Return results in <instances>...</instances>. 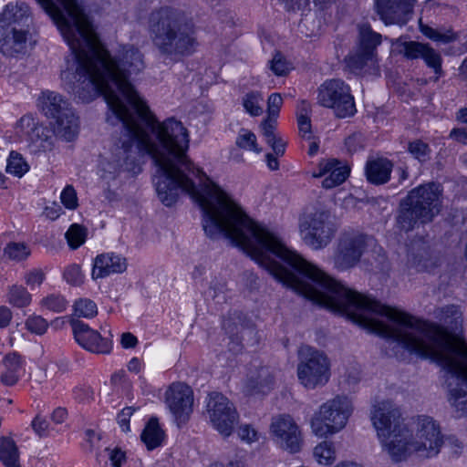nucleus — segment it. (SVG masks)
<instances>
[{
    "label": "nucleus",
    "instance_id": "1",
    "mask_svg": "<svg viewBox=\"0 0 467 467\" xmlns=\"http://www.w3.org/2000/svg\"><path fill=\"white\" fill-rule=\"evenodd\" d=\"M112 125L122 123L121 135L109 160L100 164V177L110 181L122 171L136 173L140 152L151 156L157 170L153 183L160 201L173 205L180 192L188 193L202 211V227L212 239L221 235L241 248L277 281L293 282V251L266 228L253 221L186 155L188 132L174 118L149 126L130 115L109 116Z\"/></svg>",
    "mask_w": 467,
    "mask_h": 467
},
{
    "label": "nucleus",
    "instance_id": "2",
    "mask_svg": "<svg viewBox=\"0 0 467 467\" xmlns=\"http://www.w3.org/2000/svg\"><path fill=\"white\" fill-rule=\"evenodd\" d=\"M288 287L369 332L397 342L409 352L442 366L448 374L450 401L462 416H467L466 342L456 340L440 325L418 319L346 287L306 260Z\"/></svg>",
    "mask_w": 467,
    "mask_h": 467
},
{
    "label": "nucleus",
    "instance_id": "3",
    "mask_svg": "<svg viewBox=\"0 0 467 467\" xmlns=\"http://www.w3.org/2000/svg\"><path fill=\"white\" fill-rule=\"evenodd\" d=\"M36 0L52 18L68 45L72 58L61 72L65 88L88 103L102 95L114 116L130 115L149 126L159 121L130 82L144 67L142 53L130 46L116 59L99 42L91 23L77 0Z\"/></svg>",
    "mask_w": 467,
    "mask_h": 467
},
{
    "label": "nucleus",
    "instance_id": "4",
    "mask_svg": "<svg viewBox=\"0 0 467 467\" xmlns=\"http://www.w3.org/2000/svg\"><path fill=\"white\" fill-rule=\"evenodd\" d=\"M148 34L159 56L174 63L193 55L199 46L193 20L171 6H161L149 15Z\"/></svg>",
    "mask_w": 467,
    "mask_h": 467
},
{
    "label": "nucleus",
    "instance_id": "5",
    "mask_svg": "<svg viewBox=\"0 0 467 467\" xmlns=\"http://www.w3.org/2000/svg\"><path fill=\"white\" fill-rule=\"evenodd\" d=\"M371 421L384 451L393 462H401L410 454H416L412 434L403 423L400 410L390 400L374 405Z\"/></svg>",
    "mask_w": 467,
    "mask_h": 467
},
{
    "label": "nucleus",
    "instance_id": "6",
    "mask_svg": "<svg viewBox=\"0 0 467 467\" xmlns=\"http://www.w3.org/2000/svg\"><path fill=\"white\" fill-rule=\"evenodd\" d=\"M442 187L440 183L428 182L410 190L400 200L397 224L405 231H411L415 225L427 223L438 215L442 207Z\"/></svg>",
    "mask_w": 467,
    "mask_h": 467
},
{
    "label": "nucleus",
    "instance_id": "7",
    "mask_svg": "<svg viewBox=\"0 0 467 467\" xmlns=\"http://www.w3.org/2000/svg\"><path fill=\"white\" fill-rule=\"evenodd\" d=\"M32 18L24 2L9 3L0 13V51L7 57L25 53Z\"/></svg>",
    "mask_w": 467,
    "mask_h": 467
},
{
    "label": "nucleus",
    "instance_id": "8",
    "mask_svg": "<svg viewBox=\"0 0 467 467\" xmlns=\"http://www.w3.org/2000/svg\"><path fill=\"white\" fill-rule=\"evenodd\" d=\"M369 249L377 254L379 265L383 266L386 256L374 237L359 233H345L338 239L334 265L341 271L352 268Z\"/></svg>",
    "mask_w": 467,
    "mask_h": 467
},
{
    "label": "nucleus",
    "instance_id": "9",
    "mask_svg": "<svg viewBox=\"0 0 467 467\" xmlns=\"http://www.w3.org/2000/svg\"><path fill=\"white\" fill-rule=\"evenodd\" d=\"M298 228L303 242L314 250L326 247L337 233L334 217L323 208L306 211L299 217Z\"/></svg>",
    "mask_w": 467,
    "mask_h": 467
},
{
    "label": "nucleus",
    "instance_id": "10",
    "mask_svg": "<svg viewBox=\"0 0 467 467\" xmlns=\"http://www.w3.org/2000/svg\"><path fill=\"white\" fill-rule=\"evenodd\" d=\"M353 410L350 400L346 396H336L319 407L311 420L313 432L326 437L341 431Z\"/></svg>",
    "mask_w": 467,
    "mask_h": 467
},
{
    "label": "nucleus",
    "instance_id": "11",
    "mask_svg": "<svg viewBox=\"0 0 467 467\" xmlns=\"http://www.w3.org/2000/svg\"><path fill=\"white\" fill-rule=\"evenodd\" d=\"M297 377L306 389H314L324 386L330 377V365L327 356L309 346L300 348Z\"/></svg>",
    "mask_w": 467,
    "mask_h": 467
},
{
    "label": "nucleus",
    "instance_id": "12",
    "mask_svg": "<svg viewBox=\"0 0 467 467\" xmlns=\"http://www.w3.org/2000/svg\"><path fill=\"white\" fill-rule=\"evenodd\" d=\"M317 102L333 109L335 115L341 119L351 117L357 111L349 86L338 78L326 80L318 88Z\"/></svg>",
    "mask_w": 467,
    "mask_h": 467
},
{
    "label": "nucleus",
    "instance_id": "13",
    "mask_svg": "<svg viewBox=\"0 0 467 467\" xmlns=\"http://www.w3.org/2000/svg\"><path fill=\"white\" fill-rule=\"evenodd\" d=\"M206 414L213 427L223 437L232 434L239 420L234 403L220 392H211L208 395Z\"/></svg>",
    "mask_w": 467,
    "mask_h": 467
},
{
    "label": "nucleus",
    "instance_id": "14",
    "mask_svg": "<svg viewBox=\"0 0 467 467\" xmlns=\"http://www.w3.org/2000/svg\"><path fill=\"white\" fill-rule=\"evenodd\" d=\"M412 440L416 446V455L422 459L436 457L444 443L439 424L425 415L418 417L416 434Z\"/></svg>",
    "mask_w": 467,
    "mask_h": 467
},
{
    "label": "nucleus",
    "instance_id": "15",
    "mask_svg": "<svg viewBox=\"0 0 467 467\" xmlns=\"http://www.w3.org/2000/svg\"><path fill=\"white\" fill-rule=\"evenodd\" d=\"M69 324L76 342L84 349L96 354H109L112 349L110 338L104 337L98 330L77 317H71Z\"/></svg>",
    "mask_w": 467,
    "mask_h": 467
},
{
    "label": "nucleus",
    "instance_id": "16",
    "mask_svg": "<svg viewBox=\"0 0 467 467\" xmlns=\"http://www.w3.org/2000/svg\"><path fill=\"white\" fill-rule=\"evenodd\" d=\"M165 403L177 424L185 423L192 412V391L183 383H172L165 392Z\"/></svg>",
    "mask_w": 467,
    "mask_h": 467
},
{
    "label": "nucleus",
    "instance_id": "17",
    "mask_svg": "<svg viewBox=\"0 0 467 467\" xmlns=\"http://www.w3.org/2000/svg\"><path fill=\"white\" fill-rule=\"evenodd\" d=\"M271 432L281 448L292 453L300 451L301 432L291 416L280 415L274 418L271 423Z\"/></svg>",
    "mask_w": 467,
    "mask_h": 467
},
{
    "label": "nucleus",
    "instance_id": "18",
    "mask_svg": "<svg viewBox=\"0 0 467 467\" xmlns=\"http://www.w3.org/2000/svg\"><path fill=\"white\" fill-rule=\"evenodd\" d=\"M416 0H375L377 13L385 25H404Z\"/></svg>",
    "mask_w": 467,
    "mask_h": 467
},
{
    "label": "nucleus",
    "instance_id": "19",
    "mask_svg": "<svg viewBox=\"0 0 467 467\" xmlns=\"http://www.w3.org/2000/svg\"><path fill=\"white\" fill-rule=\"evenodd\" d=\"M350 169L336 159L322 160L317 171H313V177L324 178L322 187L332 189L343 183L348 177Z\"/></svg>",
    "mask_w": 467,
    "mask_h": 467
},
{
    "label": "nucleus",
    "instance_id": "20",
    "mask_svg": "<svg viewBox=\"0 0 467 467\" xmlns=\"http://www.w3.org/2000/svg\"><path fill=\"white\" fill-rule=\"evenodd\" d=\"M126 259L119 254H102L97 255L92 268V278H103L111 274H119L126 270Z\"/></svg>",
    "mask_w": 467,
    "mask_h": 467
},
{
    "label": "nucleus",
    "instance_id": "21",
    "mask_svg": "<svg viewBox=\"0 0 467 467\" xmlns=\"http://www.w3.org/2000/svg\"><path fill=\"white\" fill-rule=\"evenodd\" d=\"M37 101L40 111L48 119H55L73 109L70 103L55 91H43Z\"/></svg>",
    "mask_w": 467,
    "mask_h": 467
},
{
    "label": "nucleus",
    "instance_id": "22",
    "mask_svg": "<svg viewBox=\"0 0 467 467\" xmlns=\"http://www.w3.org/2000/svg\"><path fill=\"white\" fill-rule=\"evenodd\" d=\"M275 384V376L273 371L268 367H260L248 376L244 389L247 394H265L269 392Z\"/></svg>",
    "mask_w": 467,
    "mask_h": 467
},
{
    "label": "nucleus",
    "instance_id": "23",
    "mask_svg": "<svg viewBox=\"0 0 467 467\" xmlns=\"http://www.w3.org/2000/svg\"><path fill=\"white\" fill-rule=\"evenodd\" d=\"M393 164L387 158L368 161L365 167L367 180L375 185H381L390 179Z\"/></svg>",
    "mask_w": 467,
    "mask_h": 467
},
{
    "label": "nucleus",
    "instance_id": "24",
    "mask_svg": "<svg viewBox=\"0 0 467 467\" xmlns=\"http://www.w3.org/2000/svg\"><path fill=\"white\" fill-rule=\"evenodd\" d=\"M54 132L66 141H72L78 137L79 119L73 109L55 119Z\"/></svg>",
    "mask_w": 467,
    "mask_h": 467
},
{
    "label": "nucleus",
    "instance_id": "25",
    "mask_svg": "<svg viewBox=\"0 0 467 467\" xmlns=\"http://www.w3.org/2000/svg\"><path fill=\"white\" fill-rule=\"evenodd\" d=\"M16 133L22 140L36 143L45 136V128L32 115H24L17 122Z\"/></svg>",
    "mask_w": 467,
    "mask_h": 467
},
{
    "label": "nucleus",
    "instance_id": "26",
    "mask_svg": "<svg viewBox=\"0 0 467 467\" xmlns=\"http://www.w3.org/2000/svg\"><path fill=\"white\" fill-rule=\"evenodd\" d=\"M347 67L355 74H360L365 67H373L377 62V56L371 51H364L357 48L345 58Z\"/></svg>",
    "mask_w": 467,
    "mask_h": 467
},
{
    "label": "nucleus",
    "instance_id": "27",
    "mask_svg": "<svg viewBox=\"0 0 467 467\" xmlns=\"http://www.w3.org/2000/svg\"><path fill=\"white\" fill-rule=\"evenodd\" d=\"M358 47L364 51H371V53L377 56V47L381 44L382 36L371 28L368 24H360L358 26Z\"/></svg>",
    "mask_w": 467,
    "mask_h": 467
},
{
    "label": "nucleus",
    "instance_id": "28",
    "mask_svg": "<svg viewBox=\"0 0 467 467\" xmlns=\"http://www.w3.org/2000/svg\"><path fill=\"white\" fill-rule=\"evenodd\" d=\"M5 371L0 376L1 382L5 386L15 385L19 379L22 367L21 357L16 353L7 354L3 360Z\"/></svg>",
    "mask_w": 467,
    "mask_h": 467
},
{
    "label": "nucleus",
    "instance_id": "29",
    "mask_svg": "<svg viewBox=\"0 0 467 467\" xmlns=\"http://www.w3.org/2000/svg\"><path fill=\"white\" fill-rule=\"evenodd\" d=\"M0 462L5 467H21L18 448L10 437L0 438Z\"/></svg>",
    "mask_w": 467,
    "mask_h": 467
},
{
    "label": "nucleus",
    "instance_id": "30",
    "mask_svg": "<svg viewBox=\"0 0 467 467\" xmlns=\"http://www.w3.org/2000/svg\"><path fill=\"white\" fill-rule=\"evenodd\" d=\"M436 318L442 322L448 329L456 331L462 327V317L459 306L455 305L438 308L434 312Z\"/></svg>",
    "mask_w": 467,
    "mask_h": 467
},
{
    "label": "nucleus",
    "instance_id": "31",
    "mask_svg": "<svg viewBox=\"0 0 467 467\" xmlns=\"http://www.w3.org/2000/svg\"><path fill=\"white\" fill-rule=\"evenodd\" d=\"M140 439L150 451L154 450L161 444L164 439V432L161 429L156 418H151L148 421L140 435Z\"/></svg>",
    "mask_w": 467,
    "mask_h": 467
},
{
    "label": "nucleus",
    "instance_id": "32",
    "mask_svg": "<svg viewBox=\"0 0 467 467\" xmlns=\"http://www.w3.org/2000/svg\"><path fill=\"white\" fill-rule=\"evenodd\" d=\"M392 45L395 46L399 54L402 55L407 59L413 60L421 58L427 43L425 44L417 41H402L401 38H398L392 41Z\"/></svg>",
    "mask_w": 467,
    "mask_h": 467
},
{
    "label": "nucleus",
    "instance_id": "33",
    "mask_svg": "<svg viewBox=\"0 0 467 467\" xmlns=\"http://www.w3.org/2000/svg\"><path fill=\"white\" fill-rule=\"evenodd\" d=\"M420 31L426 37L441 44H449L457 39L462 41L459 35L454 33L451 28H433L427 25H420Z\"/></svg>",
    "mask_w": 467,
    "mask_h": 467
},
{
    "label": "nucleus",
    "instance_id": "34",
    "mask_svg": "<svg viewBox=\"0 0 467 467\" xmlns=\"http://www.w3.org/2000/svg\"><path fill=\"white\" fill-rule=\"evenodd\" d=\"M314 457L318 463L330 465L336 460V451L331 441H324L314 449Z\"/></svg>",
    "mask_w": 467,
    "mask_h": 467
},
{
    "label": "nucleus",
    "instance_id": "35",
    "mask_svg": "<svg viewBox=\"0 0 467 467\" xmlns=\"http://www.w3.org/2000/svg\"><path fill=\"white\" fill-rule=\"evenodd\" d=\"M227 285L226 282L221 278H213L205 291V296L213 299L216 303H224L227 300Z\"/></svg>",
    "mask_w": 467,
    "mask_h": 467
},
{
    "label": "nucleus",
    "instance_id": "36",
    "mask_svg": "<svg viewBox=\"0 0 467 467\" xmlns=\"http://www.w3.org/2000/svg\"><path fill=\"white\" fill-rule=\"evenodd\" d=\"M65 237L71 249H78L86 242L87 229L80 224L73 223L66 232Z\"/></svg>",
    "mask_w": 467,
    "mask_h": 467
},
{
    "label": "nucleus",
    "instance_id": "37",
    "mask_svg": "<svg viewBox=\"0 0 467 467\" xmlns=\"http://www.w3.org/2000/svg\"><path fill=\"white\" fill-rule=\"evenodd\" d=\"M4 254L13 261L21 262L29 257L31 250L25 243L10 242L4 249Z\"/></svg>",
    "mask_w": 467,
    "mask_h": 467
},
{
    "label": "nucleus",
    "instance_id": "38",
    "mask_svg": "<svg viewBox=\"0 0 467 467\" xmlns=\"http://www.w3.org/2000/svg\"><path fill=\"white\" fill-rule=\"evenodd\" d=\"M8 302L16 307H26L31 302V295L24 286L14 285L9 288Z\"/></svg>",
    "mask_w": 467,
    "mask_h": 467
},
{
    "label": "nucleus",
    "instance_id": "39",
    "mask_svg": "<svg viewBox=\"0 0 467 467\" xmlns=\"http://www.w3.org/2000/svg\"><path fill=\"white\" fill-rule=\"evenodd\" d=\"M29 169L22 155L16 151H11L6 163L5 171L14 176L21 178Z\"/></svg>",
    "mask_w": 467,
    "mask_h": 467
},
{
    "label": "nucleus",
    "instance_id": "40",
    "mask_svg": "<svg viewBox=\"0 0 467 467\" xmlns=\"http://www.w3.org/2000/svg\"><path fill=\"white\" fill-rule=\"evenodd\" d=\"M235 144L238 148L245 150L260 153L261 149L258 148L256 136L254 132L246 129H241L236 137Z\"/></svg>",
    "mask_w": 467,
    "mask_h": 467
},
{
    "label": "nucleus",
    "instance_id": "41",
    "mask_svg": "<svg viewBox=\"0 0 467 467\" xmlns=\"http://www.w3.org/2000/svg\"><path fill=\"white\" fill-rule=\"evenodd\" d=\"M421 58L425 62L426 66L432 68L434 73L438 75L436 78V79H438V78L442 74V58L441 54L431 47L430 44H427Z\"/></svg>",
    "mask_w": 467,
    "mask_h": 467
},
{
    "label": "nucleus",
    "instance_id": "42",
    "mask_svg": "<svg viewBox=\"0 0 467 467\" xmlns=\"http://www.w3.org/2000/svg\"><path fill=\"white\" fill-rule=\"evenodd\" d=\"M74 313L77 317L91 318L97 316L98 307L91 299L80 298L74 304Z\"/></svg>",
    "mask_w": 467,
    "mask_h": 467
},
{
    "label": "nucleus",
    "instance_id": "43",
    "mask_svg": "<svg viewBox=\"0 0 467 467\" xmlns=\"http://www.w3.org/2000/svg\"><path fill=\"white\" fill-rule=\"evenodd\" d=\"M262 99L258 92H249L243 98V106L250 115L259 116L263 112V109L259 105Z\"/></svg>",
    "mask_w": 467,
    "mask_h": 467
},
{
    "label": "nucleus",
    "instance_id": "44",
    "mask_svg": "<svg viewBox=\"0 0 467 467\" xmlns=\"http://www.w3.org/2000/svg\"><path fill=\"white\" fill-rule=\"evenodd\" d=\"M408 150L420 162H425L430 159L429 145L420 140L410 142Z\"/></svg>",
    "mask_w": 467,
    "mask_h": 467
},
{
    "label": "nucleus",
    "instance_id": "45",
    "mask_svg": "<svg viewBox=\"0 0 467 467\" xmlns=\"http://www.w3.org/2000/svg\"><path fill=\"white\" fill-rule=\"evenodd\" d=\"M68 302L60 295H50L42 300V305L47 309L60 313L66 310Z\"/></svg>",
    "mask_w": 467,
    "mask_h": 467
},
{
    "label": "nucleus",
    "instance_id": "46",
    "mask_svg": "<svg viewBox=\"0 0 467 467\" xmlns=\"http://www.w3.org/2000/svg\"><path fill=\"white\" fill-rule=\"evenodd\" d=\"M25 325L27 330L39 336L45 334L48 327L47 320L40 316L29 317Z\"/></svg>",
    "mask_w": 467,
    "mask_h": 467
},
{
    "label": "nucleus",
    "instance_id": "47",
    "mask_svg": "<svg viewBox=\"0 0 467 467\" xmlns=\"http://www.w3.org/2000/svg\"><path fill=\"white\" fill-rule=\"evenodd\" d=\"M65 280L72 285H79L84 282V275L78 265L73 264L68 265L64 271Z\"/></svg>",
    "mask_w": 467,
    "mask_h": 467
},
{
    "label": "nucleus",
    "instance_id": "48",
    "mask_svg": "<svg viewBox=\"0 0 467 467\" xmlns=\"http://www.w3.org/2000/svg\"><path fill=\"white\" fill-rule=\"evenodd\" d=\"M61 202L70 210H74L78 206L77 192L73 186L67 185L61 192Z\"/></svg>",
    "mask_w": 467,
    "mask_h": 467
},
{
    "label": "nucleus",
    "instance_id": "49",
    "mask_svg": "<svg viewBox=\"0 0 467 467\" xmlns=\"http://www.w3.org/2000/svg\"><path fill=\"white\" fill-rule=\"evenodd\" d=\"M270 68L276 76H285L289 70L286 61L280 53H276L270 61Z\"/></svg>",
    "mask_w": 467,
    "mask_h": 467
},
{
    "label": "nucleus",
    "instance_id": "50",
    "mask_svg": "<svg viewBox=\"0 0 467 467\" xmlns=\"http://www.w3.org/2000/svg\"><path fill=\"white\" fill-rule=\"evenodd\" d=\"M282 104L283 99L279 93H273L269 96L267 100V112L270 118L278 116Z\"/></svg>",
    "mask_w": 467,
    "mask_h": 467
},
{
    "label": "nucleus",
    "instance_id": "51",
    "mask_svg": "<svg viewBox=\"0 0 467 467\" xmlns=\"http://www.w3.org/2000/svg\"><path fill=\"white\" fill-rule=\"evenodd\" d=\"M31 426H32L34 431L36 432V434H37L39 437L47 436L48 433L49 423L46 420V418H44L40 415H36L35 417V419L33 420V421L31 423Z\"/></svg>",
    "mask_w": 467,
    "mask_h": 467
},
{
    "label": "nucleus",
    "instance_id": "52",
    "mask_svg": "<svg viewBox=\"0 0 467 467\" xmlns=\"http://www.w3.org/2000/svg\"><path fill=\"white\" fill-rule=\"evenodd\" d=\"M134 409L132 407L124 408L117 417V421L121 430L124 432H128L130 431V419L134 412Z\"/></svg>",
    "mask_w": 467,
    "mask_h": 467
},
{
    "label": "nucleus",
    "instance_id": "53",
    "mask_svg": "<svg viewBox=\"0 0 467 467\" xmlns=\"http://www.w3.org/2000/svg\"><path fill=\"white\" fill-rule=\"evenodd\" d=\"M345 145L348 152H356L363 147L362 135L360 133H354L349 135L345 140Z\"/></svg>",
    "mask_w": 467,
    "mask_h": 467
},
{
    "label": "nucleus",
    "instance_id": "54",
    "mask_svg": "<svg viewBox=\"0 0 467 467\" xmlns=\"http://www.w3.org/2000/svg\"><path fill=\"white\" fill-rule=\"evenodd\" d=\"M238 436L241 438L242 441H244L248 443L257 441L256 431L247 424L243 425L239 428Z\"/></svg>",
    "mask_w": 467,
    "mask_h": 467
},
{
    "label": "nucleus",
    "instance_id": "55",
    "mask_svg": "<svg viewBox=\"0 0 467 467\" xmlns=\"http://www.w3.org/2000/svg\"><path fill=\"white\" fill-rule=\"evenodd\" d=\"M297 124L299 132L302 134V137L306 140H310L312 138L310 118H303V116H298Z\"/></svg>",
    "mask_w": 467,
    "mask_h": 467
},
{
    "label": "nucleus",
    "instance_id": "56",
    "mask_svg": "<svg viewBox=\"0 0 467 467\" xmlns=\"http://www.w3.org/2000/svg\"><path fill=\"white\" fill-rule=\"evenodd\" d=\"M105 451L108 452L109 459L111 462V464L114 467H121L123 461H125L124 452L121 451L119 449H106Z\"/></svg>",
    "mask_w": 467,
    "mask_h": 467
},
{
    "label": "nucleus",
    "instance_id": "57",
    "mask_svg": "<svg viewBox=\"0 0 467 467\" xmlns=\"http://www.w3.org/2000/svg\"><path fill=\"white\" fill-rule=\"evenodd\" d=\"M45 275L41 270H33L26 275V282L28 285H40L44 280Z\"/></svg>",
    "mask_w": 467,
    "mask_h": 467
},
{
    "label": "nucleus",
    "instance_id": "58",
    "mask_svg": "<svg viewBox=\"0 0 467 467\" xmlns=\"http://www.w3.org/2000/svg\"><path fill=\"white\" fill-rule=\"evenodd\" d=\"M275 123L271 120H265L262 123L263 135L265 137L266 142H271L276 138L275 134Z\"/></svg>",
    "mask_w": 467,
    "mask_h": 467
},
{
    "label": "nucleus",
    "instance_id": "59",
    "mask_svg": "<svg viewBox=\"0 0 467 467\" xmlns=\"http://www.w3.org/2000/svg\"><path fill=\"white\" fill-rule=\"evenodd\" d=\"M120 343L124 348H133L137 346L138 339L133 334L125 332L121 335Z\"/></svg>",
    "mask_w": 467,
    "mask_h": 467
},
{
    "label": "nucleus",
    "instance_id": "60",
    "mask_svg": "<svg viewBox=\"0 0 467 467\" xmlns=\"http://www.w3.org/2000/svg\"><path fill=\"white\" fill-rule=\"evenodd\" d=\"M274 150V155L283 156L285 150V142L281 138H275L271 142H266Z\"/></svg>",
    "mask_w": 467,
    "mask_h": 467
},
{
    "label": "nucleus",
    "instance_id": "61",
    "mask_svg": "<svg viewBox=\"0 0 467 467\" xmlns=\"http://www.w3.org/2000/svg\"><path fill=\"white\" fill-rule=\"evenodd\" d=\"M285 4L287 10L305 8L309 4V0H280Z\"/></svg>",
    "mask_w": 467,
    "mask_h": 467
},
{
    "label": "nucleus",
    "instance_id": "62",
    "mask_svg": "<svg viewBox=\"0 0 467 467\" xmlns=\"http://www.w3.org/2000/svg\"><path fill=\"white\" fill-rule=\"evenodd\" d=\"M12 318V313L6 306H0V327H5L9 325Z\"/></svg>",
    "mask_w": 467,
    "mask_h": 467
},
{
    "label": "nucleus",
    "instance_id": "63",
    "mask_svg": "<svg viewBox=\"0 0 467 467\" xmlns=\"http://www.w3.org/2000/svg\"><path fill=\"white\" fill-rule=\"evenodd\" d=\"M450 137L458 142L467 144V130L464 129H453L450 133Z\"/></svg>",
    "mask_w": 467,
    "mask_h": 467
},
{
    "label": "nucleus",
    "instance_id": "64",
    "mask_svg": "<svg viewBox=\"0 0 467 467\" xmlns=\"http://www.w3.org/2000/svg\"><path fill=\"white\" fill-rule=\"evenodd\" d=\"M297 117L303 116V118H310L309 113L311 111L310 103L306 100H300L296 106Z\"/></svg>",
    "mask_w": 467,
    "mask_h": 467
}]
</instances>
